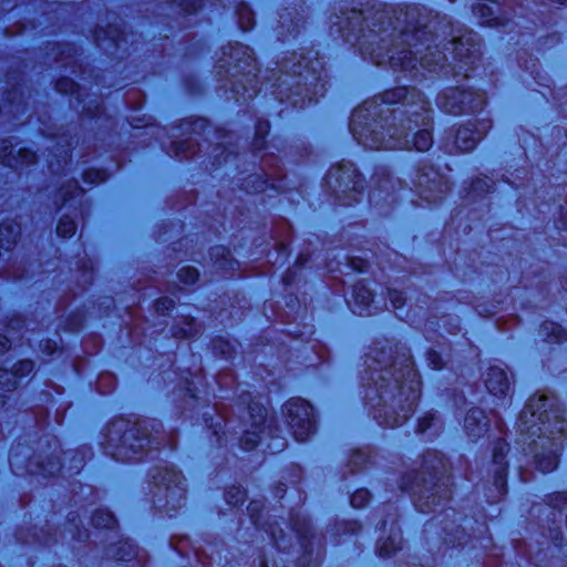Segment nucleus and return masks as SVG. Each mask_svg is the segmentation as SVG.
Listing matches in <instances>:
<instances>
[{"mask_svg": "<svg viewBox=\"0 0 567 567\" xmlns=\"http://www.w3.org/2000/svg\"><path fill=\"white\" fill-rule=\"evenodd\" d=\"M327 74L319 52L313 48L300 49L285 56L277 64V70L266 78L261 85L270 91L280 104L287 103L293 109H303L317 102L327 92ZM288 106L280 109L282 115Z\"/></svg>", "mask_w": 567, "mask_h": 567, "instance_id": "0eeeda50", "label": "nucleus"}, {"mask_svg": "<svg viewBox=\"0 0 567 567\" xmlns=\"http://www.w3.org/2000/svg\"><path fill=\"white\" fill-rule=\"evenodd\" d=\"M326 189L343 206L359 203L363 196V179L351 162L332 166L324 177Z\"/></svg>", "mask_w": 567, "mask_h": 567, "instance_id": "2eb2a0df", "label": "nucleus"}, {"mask_svg": "<svg viewBox=\"0 0 567 567\" xmlns=\"http://www.w3.org/2000/svg\"><path fill=\"white\" fill-rule=\"evenodd\" d=\"M348 303L352 312L358 316H372L380 309L371 290L362 282L353 286L351 300H348Z\"/></svg>", "mask_w": 567, "mask_h": 567, "instance_id": "393cba45", "label": "nucleus"}, {"mask_svg": "<svg viewBox=\"0 0 567 567\" xmlns=\"http://www.w3.org/2000/svg\"><path fill=\"white\" fill-rule=\"evenodd\" d=\"M195 144L197 146H200L197 140H195L193 136L173 142L172 144V151L174 152L176 157H179L181 159H188L193 156H195Z\"/></svg>", "mask_w": 567, "mask_h": 567, "instance_id": "e433bc0d", "label": "nucleus"}, {"mask_svg": "<svg viewBox=\"0 0 567 567\" xmlns=\"http://www.w3.org/2000/svg\"><path fill=\"white\" fill-rule=\"evenodd\" d=\"M441 430L440 420L432 412H427L417 420L415 433L426 434L427 437H434L439 435Z\"/></svg>", "mask_w": 567, "mask_h": 567, "instance_id": "473e14b6", "label": "nucleus"}, {"mask_svg": "<svg viewBox=\"0 0 567 567\" xmlns=\"http://www.w3.org/2000/svg\"><path fill=\"white\" fill-rule=\"evenodd\" d=\"M216 382L218 383L219 385V390L220 392H223V388H224V384H225V380L220 377L216 380Z\"/></svg>", "mask_w": 567, "mask_h": 567, "instance_id": "680f3d73", "label": "nucleus"}, {"mask_svg": "<svg viewBox=\"0 0 567 567\" xmlns=\"http://www.w3.org/2000/svg\"><path fill=\"white\" fill-rule=\"evenodd\" d=\"M329 23L330 35L357 48L362 59L415 81L436 74L460 83L474 78L481 66L480 35L455 29L446 17L425 8L358 9L342 0L334 3Z\"/></svg>", "mask_w": 567, "mask_h": 567, "instance_id": "f257e3e1", "label": "nucleus"}, {"mask_svg": "<svg viewBox=\"0 0 567 567\" xmlns=\"http://www.w3.org/2000/svg\"><path fill=\"white\" fill-rule=\"evenodd\" d=\"M289 277H290V272H289V274H287V275L284 277V282H285L286 285H289V284H290V278H289Z\"/></svg>", "mask_w": 567, "mask_h": 567, "instance_id": "338daca9", "label": "nucleus"}, {"mask_svg": "<svg viewBox=\"0 0 567 567\" xmlns=\"http://www.w3.org/2000/svg\"><path fill=\"white\" fill-rule=\"evenodd\" d=\"M508 452V444L506 443V447L502 450L499 453V461H502L505 465L504 476H505V491L503 494H498L497 488L495 486V474L497 470V465L495 464V460L492 461V468L488 470V477L491 476V480H487V483H491V486L487 487L486 498L488 503H497L501 499L505 497L507 494V467L508 463L506 461V454Z\"/></svg>", "mask_w": 567, "mask_h": 567, "instance_id": "bb28decb", "label": "nucleus"}, {"mask_svg": "<svg viewBox=\"0 0 567 567\" xmlns=\"http://www.w3.org/2000/svg\"><path fill=\"white\" fill-rule=\"evenodd\" d=\"M382 532L388 530V536L380 537L377 544L378 555L382 558L391 557L394 553L402 549L403 539L401 529L398 525V516L391 515L382 523Z\"/></svg>", "mask_w": 567, "mask_h": 567, "instance_id": "4be33fe9", "label": "nucleus"}, {"mask_svg": "<svg viewBox=\"0 0 567 567\" xmlns=\"http://www.w3.org/2000/svg\"><path fill=\"white\" fill-rule=\"evenodd\" d=\"M17 457H18V452L14 449H12L10 452V455H9V462H10L11 467L17 466V464H18Z\"/></svg>", "mask_w": 567, "mask_h": 567, "instance_id": "6e6d98bb", "label": "nucleus"}, {"mask_svg": "<svg viewBox=\"0 0 567 567\" xmlns=\"http://www.w3.org/2000/svg\"><path fill=\"white\" fill-rule=\"evenodd\" d=\"M540 334L547 342L561 343L566 337V330L558 323L546 321L540 326Z\"/></svg>", "mask_w": 567, "mask_h": 567, "instance_id": "c9c22d12", "label": "nucleus"}, {"mask_svg": "<svg viewBox=\"0 0 567 567\" xmlns=\"http://www.w3.org/2000/svg\"><path fill=\"white\" fill-rule=\"evenodd\" d=\"M217 74L229 78L226 90L236 102H246L256 97L262 87L259 86V69L257 68L254 51L239 42L229 43L223 48L218 59Z\"/></svg>", "mask_w": 567, "mask_h": 567, "instance_id": "9b49d317", "label": "nucleus"}, {"mask_svg": "<svg viewBox=\"0 0 567 567\" xmlns=\"http://www.w3.org/2000/svg\"><path fill=\"white\" fill-rule=\"evenodd\" d=\"M560 4H567V0H557Z\"/></svg>", "mask_w": 567, "mask_h": 567, "instance_id": "774afa93", "label": "nucleus"}, {"mask_svg": "<svg viewBox=\"0 0 567 567\" xmlns=\"http://www.w3.org/2000/svg\"><path fill=\"white\" fill-rule=\"evenodd\" d=\"M388 297L394 310H401L406 300L404 293L395 289H388Z\"/></svg>", "mask_w": 567, "mask_h": 567, "instance_id": "49530a36", "label": "nucleus"}, {"mask_svg": "<svg viewBox=\"0 0 567 567\" xmlns=\"http://www.w3.org/2000/svg\"><path fill=\"white\" fill-rule=\"evenodd\" d=\"M107 177L109 175L104 169L90 168L83 173V181L90 186L104 183Z\"/></svg>", "mask_w": 567, "mask_h": 567, "instance_id": "79ce46f5", "label": "nucleus"}, {"mask_svg": "<svg viewBox=\"0 0 567 567\" xmlns=\"http://www.w3.org/2000/svg\"><path fill=\"white\" fill-rule=\"evenodd\" d=\"M219 155H221V156H223V161H224L225 163H228V162L230 161V157L233 156V152H231V151H229V150H225V151H223Z\"/></svg>", "mask_w": 567, "mask_h": 567, "instance_id": "bf43d9fd", "label": "nucleus"}, {"mask_svg": "<svg viewBox=\"0 0 567 567\" xmlns=\"http://www.w3.org/2000/svg\"><path fill=\"white\" fill-rule=\"evenodd\" d=\"M55 89L60 93L70 94L74 92L75 82L69 79H60L55 83Z\"/></svg>", "mask_w": 567, "mask_h": 567, "instance_id": "8fccbe9b", "label": "nucleus"}, {"mask_svg": "<svg viewBox=\"0 0 567 567\" xmlns=\"http://www.w3.org/2000/svg\"><path fill=\"white\" fill-rule=\"evenodd\" d=\"M464 429L472 441L486 436L487 441L494 446V460L497 465L495 474V486L498 494L504 493L505 488V465L499 461V453L506 447V426L498 413L492 411L486 415L481 409H472L467 412L464 420Z\"/></svg>", "mask_w": 567, "mask_h": 567, "instance_id": "ddd939ff", "label": "nucleus"}, {"mask_svg": "<svg viewBox=\"0 0 567 567\" xmlns=\"http://www.w3.org/2000/svg\"><path fill=\"white\" fill-rule=\"evenodd\" d=\"M153 503L158 509L176 512L185 505V478L179 471L166 461L151 472Z\"/></svg>", "mask_w": 567, "mask_h": 567, "instance_id": "4468645a", "label": "nucleus"}, {"mask_svg": "<svg viewBox=\"0 0 567 567\" xmlns=\"http://www.w3.org/2000/svg\"><path fill=\"white\" fill-rule=\"evenodd\" d=\"M246 494L241 486H231L225 493V501L231 506H238L245 502Z\"/></svg>", "mask_w": 567, "mask_h": 567, "instance_id": "ea45409f", "label": "nucleus"}, {"mask_svg": "<svg viewBox=\"0 0 567 567\" xmlns=\"http://www.w3.org/2000/svg\"><path fill=\"white\" fill-rule=\"evenodd\" d=\"M373 189L369 193V203L371 206L378 207L381 200L385 204L395 202V181L385 169L379 172L372 179Z\"/></svg>", "mask_w": 567, "mask_h": 567, "instance_id": "b1692460", "label": "nucleus"}, {"mask_svg": "<svg viewBox=\"0 0 567 567\" xmlns=\"http://www.w3.org/2000/svg\"><path fill=\"white\" fill-rule=\"evenodd\" d=\"M564 414L557 396L540 394L529 398L518 416L519 443L527 445L523 452L533 457L535 467L542 473L557 468L566 439Z\"/></svg>", "mask_w": 567, "mask_h": 567, "instance_id": "39448f33", "label": "nucleus"}, {"mask_svg": "<svg viewBox=\"0 0 567 567\" xmlns=\"http://www.w3.org/2000/svg\"><path fill=\"white\" fill-rule=\"evenodd\" d=\"M286 4L278 12V35L282 41L297 38L306 22L305 0H286Z\"/></svg>", "mask_w": 567, "mask_h": 567, "instance_id": "412c9836", "label": "nucleus"}, {"mask_svg": "<svg viewBox=\"0 0 567 567\" xmlns=\"http://www.w3.org/2000/svg\"><path fill=\"white\" fill-rule=\"evenodd\" d=\"M109 554L117 560H131L137 556L138 549L130 539L120 538L114 546L109 548Z\"/></svg>", "mask_w": 567, "mask_h": 567, "instance_id": "2f4dec72", "label": "nucleus"}, {"mask_svg": "<svg viewBox=\"0 0 567 567\" xmlns=\"http://www.w3.org/2000/svg\"><path fill=\"white\" fill-rule=\"evenodd\" d=\"M92 525L97 529H106L115 537L118 536L117 522L114 515L107 509H96L91 518Z\"/></svg>", "mask_w": 567, "mask_h": 567, "instance_id": "c756f323", "label": "nucleus"}, {"mask_svg": "<svg viewBox=\"0 0 567 567\" xmlns=\"http://www.w3.org/2000/svg\"><path fill=\"white\" fill-rule=\"evenodd\" d=\"M198 333V329L194 318L187 316L184 318L183 327H176L173 329V334L175 338L179 339H190L194 338Z\"/></svg>", "mask_w": 567, "mask_h": 567, "instance_id": "58836bf2", "label": "nucleus"}, {"mask_svg": "<svg viewBox=\"0 0 567 567\" xmlns=\"http://www.w3.org/2000/svg\"><path fill=\"white\" fill-rule=\"evenodd\" d=\"M7 371L6 369H0V372H4ZM10 379H8L6 375L1 378V383L0 384V389L1 390H4V391H12L13 389H8L6 384H8L10 381Z\"/></svg>", "mask_w": 567, "mask_h": 567, "instance_id": "4d7b16f0", "label": "nucleus"}, {"mask_svg": "<svg viewBox=\"0 0 567 567\" xmlns=\"http://www.w3.org/2000/svg\"><path fill=\"white\" fill-rule=\"evenodd\" d=\"M154 307L158 315L165 316L175 307V300L169 297H162L155 301Z\"/></svg>", "mask_w": 567, "mask_h": 567, "instance_id": "a18cd8bd", "label": "nucleus"}, {"mask_svg": "<svg viewBox=\"0 0 567 567\" xmlns=\"http://www.w3.org/2000/svg\"><path fill=\"white\" fill-rule=\"evenodd\" d=\"M84 189L79 185L78 181H71L63 185L59 193L58 199L61 200V209L71 210L70 214H63L56 227V234L63 238L72 237L76 231L75 219L83 214Z\"/></svg>", "mask_w": 567, "mask_h": 567, "instance_id": "dca6fc26", "label": "nucleus"}, {"mask_svg": "<svg viewBox=\"0 0 567 567\" xmlns=\"http://www.w3.org/2000/svg\"><path fill=\"white\" fill-rule=\"evenodd\" d=\"M236 396L238 411L248 416V420H239L238 425L233 416H226L216 409L215 416L207 417L208 413H204L205 423L212 429L216 444L221 447L238 441L244 451H252L258 445L262 446L264 453L276 454L284 451L287 439L279 434L280 430L274 425V420L267 419V409L261 398H256L251 391L239 384L236 386Z\"/></svg>", "mask_w": 567, "mask_h": 567, "instance_id": "423d86ee", "label": "nucleus"}, {"mask_svg": "<svg viewBox=\"0 0 567 567\" xmlns=\"http://www.w3.org/2000/svg\"><path fill=\"white\" fill-rule=\"evenodd\" d=\"M427 362L434 370H440L445 365L442 354L434 349L427 351Z\"/></svg>", "mask_w": 567, "mask_h": 567, "instance_id": "09e8293b", "label": "nucleus"}, {"mask_svg": "<svg viewBox=\"0 0 567 567\" xmlns=\"http://www.w3.org/2000/svg\"><path fill=\"white\" fill-rule=\"evenodd\" d=\"M287 250H288L287 245L284 244V243H280V251H281V254H287Z\"/></svg>", "mask_w": 567, "mask_h": 567, "instance_id": "0e129e2a", "label": "nucleus"}, {"mask_svg": "<svg viewBox=\"0 0 567 567\" xmlns=\"http://www.w3.org/2000/svg\"><path fill=\"white\" fill-rule=\"evenodd\" d=\"M110 38L115 47H120L121 38L117 33L111 34Z\"/></svg>", "mask_w": 567, "mask_h": 567, "instance_id": "052dcab7", "label": "nucleus"}, {"mask_svg": "<svg viewBox=\"0 0 567 567\" xmlns=\"http://www.w3.org/2000/svg\"><path fill=\"white\" fill-rule=\"evenodd\" d=\"M218 255H221V256L224 257V256H226V255H227V256H229V255H230V252H229V250H227V249H226V248H224V247H215V248H213V250H212V252H210L212 258H213V257H216V256H218Z\"/></svg>", "mask_w": 567, "mask_h": 567, "instance_id": "864d4df0", "label": "nucleus"}, {"mask_svg": "<svg viewBox=\"0 0 567 567\" xmlns=\"http://www.w3.org/2000/svg\"><path fill=\"white\" fill-rule=\"evenodd\" d=\"M493 188L494 182L489 177L484 176L483 178H477L472 183L471 188L466 194V198L475 202L476 198H481L485 194L491 193Z\"/></svg>", "mask_w": 567, "mask_h": 567, "instance_id": "4c0bfd02", "label": "nucleus"}, {"mask_svg": "<svg viewBox=\"0 0 567 567\" xmlns=\"http://www.w3.org/2000/svg\"><path fill=\"white\" fill-rule=\"evenodd\" d=\"M433 111L415 87L388 90L357 107L350 118L353 138L370 150H415L433 145Z\"/></svg>", "mask_w": 567, "mask_h": 567, "instance_id": "f03ea898", "label": "nucleus"}, {"mask_svg": "<svg viewBox=\"0 0 567 567\" xmlns=\"http://www.w3.org/2000/svg\"><path fill=\"white\" fill-rule=\"evenodd\" d=\"M412 183V189L429 204L441 202L451 190L450 179L432 166L417 169Z\"/></svg>", "mask_w": 567, "mask_h": 567, "instance_id": "a211bd4d", "label": "nucleus"}, {"mask_svg": "<svg viewBox=\"0 0 567 567\" xmlns=\"http://www.w3.org/2000/svg\"><path fill=\"white\" fill-rule=\"evenodd\" d=\"M185 124L192 131V133L196 135H202L206 132L207 128H209V123L205 118H197L193 122H186Z\"/></svg>", "mask_w": 567, "mask_h": 567, "instance_id": "de8ad7c7", "label": "nucleus"}, {"mask_svg": "<svg viewBox=\"0 0 567 567\" xmlns=\"http://www.w3.org/2000/svg\"><path fill=\"white\" fill-rule=\"evenodd\" d=\"M485 386L488 393L499 401V403H495L496 406L505 408L511 404V398L507 399L509 381L503 368L498 365L489 367L486 373Z\"/></svg>", "mask_w": 567, "mask_h": 567, "instance_id": "5701e85b", "label": "nucleus"}, {"mask_svg": "<svg viewBox=\"0 0 567 567\" xmlns=\"http://www.w3.org/2000/svg\"><path fill=\"white\" fill-rule=\"evenodd\" d=\"M11 347V341L7 336L0 334V353L6 352Z\"/></svg>", "mask_w": 567, "mask_h": 567, "instance_id": "603ef678", "label": "nucleus"}, {"mask_svg": "<svg viewBox=\"0 0 567 567\" xmlns=\"http://www.w3.org/2000/svg\"><path fill=\"white\" fill-rule=\"evenodd\" d=\"M346 264H338L336 267L330 262L328 265L329 272H339L341 275H348L349 271L365 272L369 270V260L360 256L346 255Z\"/></svg>", "mask_w": 567, "mask_h": 567, "instance_id": "cd10ccee", "label": "nucleus"}, {"mask_svg": "<svg viewBox=\"0 0 567 567\" xmlns=\"http://www.w3.org/2000/svg\"><path fill=\"white\" fill-rule=\"evenodd\" d=\"M269 128L270 124L266 120H260L256 124L255 140L252 143L254 157L259 159L264 176L258 174L249 175L244 182V187L247 193H262L269 187L278 190L281 187L279 185L281 182V156L275 155L271 150L276 148L279 153H282L284 150L276 145L275 140L271 142V145H268L266 136L269 133Z\"/></svg>", "mask_w": 567, "mask_h": 567, "instance_id": "f8f14e48", "label": "nucleus"}, {"mask_svg": "<svg viewBox=\"0 0 567 567\" xmlns=\"http://www.w3.org/2000/svg\"><path fill=\"white\" fill-rule=\"evenodd\" d=\"M209 4L210 7L234 8L235 14L238 18L239 28L243 31H249L255 25V14L251 8L243 0H181L179 7L185 14H193L204 9Z\"/></svg>", "mask_w": 567, "mask_h": 567, "instance_id": "6ab92c4d", "label": "nucleus"}, {"mask_svg": "<svg viewBox=\"0 0 567 567\" xmlns=\"http://www.w3.org/2000/svg\"><path fill=\"white\" fill-rule=\"evenodd\" d=\"M496 11H498V6L495 3L477 2L473 6V13L481 19V23L489 27L504 25L501 18L496 16Z\"/></svg>", "mask_w": 567, "mask_h": 567, "instance_id": "c85d7f7f", "label": "nucleus"}, {"mask_svg": "<svg viewBox=\"0 0 567 567\" xmlns=\"http://www.w3.org/2000/svg\"><path fill=\"white\" fill-rule=\"evenodd\" d=\"M177 276L182 282L193 285L198 280L199 272L194 267L184 266L178 270Z\"/></svg>", "mask_w": 567, "mask_h": 567, "instance_id": "37998d69", "label": "nucleus"}, {"mask_svg": "<svg viewBox=\"0 0 567 567\" xmlns=\"http://www.w3.org/2000/svg\"><path fill=\"white\" fill-rule=\"evenodd\" d=\"M375 455L370 450H354L349 458L347 466L350 472H359L368 467V464L374 463Z\"/></svg>", "mask_w": 567, "mask_h": 567, "instance_id": "f704fd0d", "label": "nucleus"}, {"mask_svg": "<svg viewBox=\"0 0 567 567\" xmlns=\"http://www.w3.org/2000/svg\"><path fill=\"white\" fill-rule=\"evenodd\" d=\"M341 529H342L341 536L348 535V534L357 535V533L361 529V525L355 520L344 522L341 524Z\"/></svg>", "mask_w": 567, "mask_h": 567, "instance_id": "3c124183", "label": "nucleus"}, {"mask_svg": "<svg viewBox=\"0 0 567 567\" xmlns=\"http://www.w3.org/2000/svg\"><path fill=\"white\" fill-rule=\"evenodd\" d=\"M265 505L260 501H251L247 507L251 523L258 530H264L274 542V548L282 555L290 556V550L300 554L295 567H310L315 547H317L313 566L317 567L322 551L321 538L312 529L311 522L300 509L290 513L289 523H285L287 532L278 522L264 520Z\"/></svg>", "mask_w": 567, "mask_h": 567, "instance_id": "1a4fd4ad", "label": "nucleus"}, {"mask_svg": "<svg viewBox=\"0 0 567 567\" xmlns=\"http://www.w3.org/2000/svg\"><path fill=\"white\" fill-rule=\"evenodd\" d=\"M63 154H64L63 161L66 164L68 161L71 158V155L69 154V151H66V150L63 151Z\"/></svg>", "mask_w": 567, "mask_h": 567, "instance_id": "e2e57ef3", "label": "nucleus"}, {"mask_svg": "<svg viewBox=\"0 0 567 567\" xmlns=\"http://www.w3.org/2000/svg\"><path fill=\"white\" fill-rule=\"evenodd\" d=\"M307 261V258L303 255H300L296 260V267L302 268L306 266Z\"/></svg>", "mask_w": 567, "mask_h": 567, "instance_id": "13d9d810", "label": "nucleus"}, {"mask_svg": "<svg viewBox=\"0 0 567 567\" xmlns=\"http://www.w3.org/2000/svg\"><path fill=\"white\" fill-rule=\"evenodd\" d=\"M370 497V492L367 488H359L350 497L351 506L362 508L369 503Z\"/></svg>", "mask_w": 567, "mask_h": 567, "instance_id": "c03bdc74", "label": "nucleus"}, {"mask_svg": "<svg viewBox=\"0 0 567 567\" xmlns=\"http://www.w3.org/2000/svg\"><path fill=\"white\" fill-rule=\"evenodd\" d=\"M213 350L216 354L221 355L226 360H230L233 358V353L235 352L231 342L221 338L213 341Z\"/></svg>", "mask_w": 567, "mask_h": 567, "instance_id": "a19ab883", "label": "nucleus"}, {"mask_svg": "<svg viewBox=\"0 0 567 567\" xmlns=\"http://www.w3.org/2000/svg\"><path fill=\"white\" fill-rule=\"evenodd\" d=\"M439 109L447 114L478 113L481 117L467 121L452 134V145H445L449 153H467L473 151L477 143L492 127V121L484 113L486 96L483 92L473 90L468 85L447 87L436 97Z\"/></svg>", "mask_w": 567, "mask_h": 567, "instance_id": "9d476101", "label": "nucleus"}, {"mask_svg": "<svg viewBox=\"0 0 567 567\" xmlns=\"http://www.w3.org/2000/svg\"><path fill=\"white\" fill-rule=\"evenodd\" d=\"M365 404L380 426L399 427L414 413L421 395V378L410 349L383 339L367 354Z\"/></svg>", "mask_w": 567, "mask_h": 567, "instance_id": "7ed1b4c3", "label": "nucleus"}, {"mask_svg": "<svg viewBox=\"0 0 567 567\" xmlns=\"http://www.w3.org/2000/svg\"><path fill=\"white\" fill-rule=\"evenodd\" d=\"M452 485L451 468L444 455L437 451H427L417 467L403 474L398 489L410 496L419 512L435 513L440 508L444 518L453 517L451 522L435 518L440 524H444V542L447 545L462 549L489 548L492 537L485 520H475L476 528L472 534H467L466 528L472 526L471 519L457 518L454 508L445 507L451 501Z\"/></svg>", "mask_w": 567, "mask_h": 567, "instance_id": "20e7f679", "label": "nucleus"}, {"mask_svg": "<svg viewBox=\"0 0 567 567\" xmlns=\"http://www.w3.org/2000/svg\"><path fill=\"white\" fill-rule=\"evenodd\" d=\"M35 161V153L29 148L20 147L16 152V147L10 141L2 140L0 142V163L2 165L18 168L23 165L34 164Z\"/></svg>", "mask_w": 567, "mask_h": 567, "instance_id": "a878e982", "label": "nucleus"}, {"mask_svg": "<svg viewBox=\"0 0 567 567\" xmlns=\"http://www.w3.org/2000/svg\"><path fill=\"white\" fill-rule=\"evenodd\" d=\"M204 375L199 371L197 374H193L187 372V375L183 377V388L184 395L197 402L199 399V394L203 392L198 385L204 386Z\"/></svg>", "mask_w": 567, "mask_h": 567, "instance_id": "72a5a7b5", "label": "nucleus"}, {"mask_svg": "<svg viewBox=\"0 0 567 567\" xmlns=\"http://www.w3.org/2000/svg\"><path fill=\"white\" fill-rule=\"evenodd\" d=\"M282 414L291 434L298 442L307 441L316 431V420L312 405L300 398L288 400Z\"/></svg>", "mask_w": 567, "mask_h": 567, "instance_id": "f3484780", "label": "nucleus"}, {"mask_svg": "<svg viewBox=\"0 0 567 567\" xmlns=\"http://www.w3.org/2000/svg\"><path fill=\"white\" fill-rule=\"evenodd\" d=\"M55 349H56L55 342H52L50 340L45 341L43 351L48 352L49 354H52V353H54Z\"/></svg>", "mask_w": 567, "mask_h": 567, "instance_id": "5fc2aeb1", "label": "nucleus"}, {"mask_svg": "<svg viewBox=\"0 0 567 567\" xmlns=\"http://www.w3.org/2000/svg\"><path fill=\"white\" fill-rule=\"evenodd\" d=\"M260 567H269V561L267 559H262L260 561Z\"/></svg>", "mask_w": 567, "mask_h": 567, "instance_id": "69168bd1", "label": "nucleus"}, {"mask_svg": "<svg viewBox=\"0 0 567 567\" xmlns=\"http://www.w3.org/2000/svg\"><path fill=\"white\" fill-rule=\"evenodd\" d=\"M49 446H53V453L47 458V461H42L35 464V468H32L33 462L30 460L28 464L25 465V471L30 474H39L42 476H53L55 474L61 475H72L73 473L79 474L84 465V458L82 456H78V453L72 456L71 462L72 464L68 470L62 464L61 460V453L60 451V443L54 437L51 441L48 442Z\"/></svg>", "mask_w": 567, "mask_h": 567, "instance_id": "aec40b11", "label": "nucleus"}, {"mask_svg": "<svg viewBox=\"0 0 567 567\" xmlns=\"http://www.w3.org/2000/svg\"><path fill=\"white\" fill-rule=\"evenodd\" d=\"M21 227L16 221H7L0 225V248L9 251L18 241Z\"/></svg>", "mask_w": 567, "mask_h": 567, "instance_id": "7c9ffc66", "label": "nucleus"}, {"mask_svg": "<svg viewBox=\"0 0 567 567\" xmlns=\"http://www.w3.org/2000/svg\"><path fill=\"white\" fill-rule=\"evenodd\" d=\"M159 427L162 425L155 421L115 419L105 429V441L102 443L105 453L116 461L141 462L154 460L153 454H159L165 446L173 452L175 439L166 437Z\"/></svg>", "mask_w": 567, "mask_h": 567, "instance_id": "6e6552de", "label": "nucleus"}]
</instances>
